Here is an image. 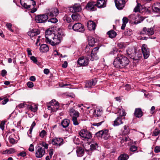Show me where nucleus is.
<instances>
[{"label":"nucleus","instance_id":"nucleus-1","mask_svg":"<svg viewBox=\"0 0 160 160\" xmlns=\"http://www.w3.org/2000/svg\"><path fill=\"white\" fill-rule=\"evenodd\" d=\"M129 59L126 57L122 55H118L113 62L115 67L117 68H123L128 65Z\"/></svg>","mask_w":160,"mask_h":160},{"label":"nucleus","instance_id":"nucleus-2","mask_svg":"<svg viewBox=\"0 0 160 160\" xmlns=\"http://www.w3.org/2000/svg\"><path fill=\"white\" fill-rule=\"evenodd\" d=\"M21 5L25 8L31 10V12L33 13L35 12L37 9L35 8L36 2L34 0H20Z\"/></svg>","mask_w":160,"mask_h":160},{"label":"nucleus","instance_id":"nucleus-3","mask_svg":"<svg viewBox=\"0 0 160 160\" xmlns=\"http://www.w3.org/2000/svg\"><path fill=\"white\" fill-rule=\"evenodd\" d=\"M62 39V36L60 34L58 33V34L56 35L54 34L52 38L51 39V40H49L47 43L52 46H55L60 43Z\"/></svg>","mask_w":160,"mask_h":160},{"label":"nucleus","instance_id":"nucleus-4","mask_svg":"<svg viewBox=\"0 0 160 160\" xmlns=\"http://www.w3.org/2000/svg\"><path fill=\"white\" fill-rule=\"evenodd\" d=\"M45 150L40 144H37L35 147V156L37 158H41L45 154Z\"/></svg>","mask_w":160,"mask_h":160},{"label":"nucleus","instance_id":"nucleus-5","mask_svg":"<svg viewBox=\"0 0 160 160\" xmlns=\"http://www.w3.org/2000/svg\"><path fill=\"white\" fill-rule=\"evenodd\" d=\"M89 62V58L87 56H82L78 58L77 62L80 66L85 67L88 65Z\"/></svg>","mask_w":160,"mask_h":160},{"label":"nucleus","instance_id":"nucleus-6","mask_svg":"<svg viewBox=\"0 0 160 160\" xmlns=\"http://www.w3.org/2000/svg\"><path fill=\"white\" fill-rule=\"evenodd\" d=\"M79 135L83 140H88L92 138L91 133L87 130H81L79 132Z\"/></svg>","mask_w":160,"mask_h":160},{"label":"nucleus","instance_id":"nucleus-7","mask_svg":"<svg viewBox=\"0 0 160 160\" xmlns=\"http://www.w3.org/2000/svg\"><path fill=\"white\" fill-rule=\"evenodd\" d=\"M48 18L47 15L45 14L38 15L35 17V20L37 23H44L45 22Z\"/></svg>","mask_w":160,"mask_h":160},{"label":"nucleus","instance_id":"nucleus-8","mask_svg":"<svg viewBox=\"0 0 160 160\" xmlns=\"http://www.w3.org/2000/svg\"><path fill=\"white\" fill-rule=\"evenodd\" d=\"M51 142L53 145L59 147L63 144L64 141L62 138L56 137L52 139Z\"/></svg>","mask_w":160,"mask_h":160},{"label":"nucleus","instance_id":"nucleus-9","mask_svg":"<svg viewBox=\"0 0 160 160\" xmlns=\"http://www.w3.org/2000/svg\"><path fill=\"white\" fill-rule=\"evenodd\" d=\"M141 49L144 58L147 59L150 55L149 50L147 45L143 44L142 46Z\"/></svg>","mask_w":160,"mask_h":160},{"label":"nucleus","instance_id":"nucleus-10","mask_svg":"<svg viewBox=\"0 0 160 160\" xmlns=\"http://www.w3.org/2000/svg\"><path fill=\"white\" fill-rule=\"evenodd\" d=\"M72 28L75 31L80 32H83L85 30L84 26L80 23L74 24L72 26Z\"/></svg>","mask_w":160,"mask_h":160},{"label":"nucleus","instance_id":"nucleus-11","mask_svg":"<svg viewBox=\"0 0 160 160\" xmlns=\"http://www.w3.org/2000/svg\"><path fill=\"white\" fill-rule=\"evenodd\" d=\"M114 2L116 8L119 10H122L125 5V0H115Z\"/></svg>","mask_w":160,"mask_h":160},{"label":"nucleus","instance_id":"nucleus-12","mask_svg":"<svg viewBox=\"0 0 160 160\" xmlns=\"http://www.w3.org/2000/svg\"><path fill=\"white\" fill-rule=\"evenodd\" d=\"M99 49V48L97 47L94 48L91 51L90 55L91 57V58L90 59L91 60L93 61L98 59V57L97 55V53L98 52V50Z\"/></svg>","mask_w":160,"mask_h":160},{"label":"nucleus","instance_id":"nucleus-13","mask_svg":"<svg viewBox=\"0 0 160 160\" xmlns=\"http://www.w3.org/2000/svg\"><path fill=\"white\" fill-rule=\"evenodd\" d=\"M40 33V31L37 29H30L28 32V34L30 38L32 39V38L34 37V36L38 35Z\"/></svg>","mask_w":160,"mask_h":160},{"label":"nucleus","instance_id":"nucleus-14","mask_svg":"<svg viewBox=\"0 0 160 160\" xmlns=\"http://www.w3.org/2000/svg\"><path fill=\"white\" fill-rule=\"evenodd\" d=\"M96 3L94 2H91L87 5L86 8L92 11H95L97 10Z\"/></svg>","mask_w":160,"mask_h":160},{"label":"nucleus","instance_id":"nucleus-15","mask_svg":"<svg viewBox=\"0 0 160 160\" xmlns=\"http://www.w3.org/2000/svg\"><path fill=\"white\" fill-rule=\"evenodd\" d=\"M153 29H154L152 28H147L146 27H144L141 32V34L145 33L148 35H152L154 33Z\"/></svg>","mask_w":160,"mask_h":160},{"label":"nucleus","instance_id":"nucleus-16","mask_svg":"<svg viewBox=\"0 0 160 160\" xmlns=\"http://www.w3.org/2000/svg\"><path fill=\"white\" fill-rule=\"evenodd\" d=\"M58 14V9L56 8H52L49 10L48 12H47L48 15L51 16H56Z\"/></svg>","mask_w":160,"mask_h":160},{"label":"nucleus","instance_id":"nucleus-17","mask_svg":"<svg viewBox=\"0 0 160 160\" xmlns=\"http://www.w3.org/2000/svg\"><path fill=\"white\" fill-rule=\"evenodd\" d=\"M126 54L132 59V56L134 55V53L136 52V50L132 48H128L126 50Z\"/></svg>","mask_w":160,"mask_h":160},{"label":"nucleus","instance_id":"nucleus-18","mask_svg":"<svg viewBox=\"0 0 160 160\" xmlns=\"http://www.w3.org/2000/svg\"><path fill=\"white\" fill-rule=\"evenodd\" d=\"M54 33H53L51 30H48L46 31L45 33L46 42H47L49 40L52 38L54 35Z\"/></svg>","mask_w":160,"mask_h":160},{"label":"nucleus","instance_id":"nucleus-19","mask_svg":"<svg viewBox=\"0 0 160 160\" xmlns=\"http://www.w3.org/2000/svg\"><path fill=\"white\" fill-rule=\"evenodd\" d=\"M124 117L122 118L118 117L113 122V125L114 126H119L123 123V120L124 119Z\"/></svg>","mask_w":160,"mask_h":160},{"label":"nucleus","instance_id":"nucleus-20","mask_svg":"<svg viewBox=\"0 0 160 160\" xmlns=\"http://www.w3.org/2000/svg\"><path fill=\"white\" fill-rule=\"evenodd\" d=\"M82 8L79 4H75L72 8L70 9V11L72 12H79L81 11Z\"/></svg>","mask_w":160,"mask_h":160},{"label":"nucleus","instance_id":"nucleus-21","mask_svg":"<svg viewBox=\"0 0 160 160\" xmlns=\"http://www.w3.org/2000/svg\"><path fill=\"white\" fill-rule=\"evenodd\" d=\"M97 6L99 8H103L106 7L107 0H98L96 3Z\"/></svg>","mask_w":160,"mask_h":160},{"label":"nucleus","instance_id":"nucleus-22","mask_svg":"<svg viewBox=\"0 0 160 160\" xmlns=\"http://www.w3.org/2000/svg\"><path fill=\"white\" fill-rule=\"evenodd\" d=\"M97 82L96 79H92L90 81H88L86 82L85 85L86 88H91L92 86H95Z\"/></svg>","mask_w":160,"mask_h":160},{"label":"nucleus","instance_id":"nucleus-23","mask_svg":"<svg viewBox=\"0 0 160 160\" xmlns=\"http://www.w3.org/2000/svg\"><path fill=\"white\" fill-rule=\"evenodd\" d=\"M96 24L92 21H89L87 23V26L89 30H94L95 29Z\"/></svg>","mask_w":160,"mask_h":160},{"label":"nucleus","instance_id":"nucleus-24","mask_svg":"<svg viewBox=\"0 0 160 160\" xmlns=\"http://www.w3.org/2000/svg\"><path fill=\"white\" fill-rule=\"evenodd\" d=\"M69 115L71 116L79 117V112L75 110L73 108H71L69 111Z\"/></svg>","mask_w":160,"mask_h":160},{"label":"nucleus","instance_id":"nucleus-25","mask_svg":"<svg viewBox=\"0 0 160 160\" xmlns=\"http://www.w3.org/2000/svg\"><path fill=\"white\" fill-rule=\"evenodd\" d=\"M129 18L133 22L135 23H140V21H138L139 17L138 15H136L135 14H132L130 15Z\"/></svg>","mask_w":160,"mask_h":160},{"label":"nucleus","instance_id":"nucleus-26","mask_svg":"<svg viewBox=\"0 0 160 160\" xmlns=\"http://www.w3.org/2000/svg\"><path fill=\"white\" fill-rule=\"evenodd\" d=\"M48 108V110H51V112H56L59 107V105L56 104L54 106L49 105V104H47Z\"/></svg>","mask_w":160,"mask_h":160},{"label":"nucleus","instance_id":"nucleus-27","mask_svg":"<svg viewBox=\"0 0 160 160\" xmlns=\"http://www.w3.org/2000/svg\"><path fill=\"white\" fill-rule=\"evenodd\" d=\"M132 58L133 60L138 61L142 58V54L140 52H136L134 53V55L132 56Z\"/></svg>","mask_w":160,"mask_h":160},{"label":"nucleus","instance_id":"nucleus-28","mask_svg":"<svg viewBox=\"0 0 160 160\" xmlns=\"http://www.w3.org/2000/svg\"><path fill=\"white\" fill-rule=\"evenodd\" d=\"M135 117L140 118L143 115V112L140 108H136L134 112Z\"/></svg>","mask_w":160,"mask_h":160},{"label":"nucleus","instance_id":"nucleus-29","mask_svg":"<svg viewBox=\"0 0 160 160\" xmlns=\"http://www.w3.org/2000/svg\"><path fill=\"white\" fill-rule=\"evenodd\" d=\"M49 50V48L48 45L46 44H42L40 47V51L41 52L44 53Z\"/></svg>","mask_w":160,"mask_h":160},{"label":"nucleus","instance_id":"nucleus-30","mask_svg":"<svg viewBox=\"0 0 160 160\" xmlns=\"http://www.w3.org/2000/svg\"><path fill=\"white\" fill-rule=\"evenodd\" d=\"M77 155L78 157H82L83 156L84 152L83 149L81 147L77 148L76 150Z\"/></svg>","mask_w":160,"mask_h":160},{"label":"nucleus","instance_id":"nucleus-31","mask_svg":"<svg viewBox=\"0 0 160 160\" xmlns=\"http://www.w3.org/2000/svg\"><path fill=\"white\" fill-rule=\"evenodd\" d=\"M117 111L118 113V117L122 118V117L126 115L125 111L122 108H117Z\"/></svg>","mask_w":160,"mask_h":160},{"label":"nucleus","instance_id":"nucleus-32","mask_svg":"<svg viewBox=\"0 0 160 160\" xmlns=\"http://www.w3.org/2000/svg\"><path fill=\"white\" fill-rule=\"evenodd\" d=\"M70 122V121L69 119H64L62 121L61 125L64 128H65L69 126Z\"/></svg>","mask_w":160,"mask_h":160},{"label":"nucleus","instance_id":"nucleus-33","mask_svg":"<svg viewBox=\"0 0 160 160\" xmlns=\"http://www.w3.org/2000/svg\"><path fill=\"white\" fill-rule=\"evenodd\" d=\"M88 46L91 47H93L95 43V39L92 36H88Z\"/></svg>","mask_w":160,"mask_h":160},{"label":"nucleus","instance_id":"nucleus-34","mask_svg":"<svg viewBox=\"0 0 160 160\" xmlns=\"http://www.w3.org/2000/svg\"><path fill=\"white\" fill-rule=\"evenodd\" d=\"M110 137V135L108 133V131L105 130L103 131L102 138L105 140L108 139Z\"/></svg>","mask_w":160,"mask_h":160},{"label":"nucleus","instance_id":"nucleus-35","mask_svg":"<svg viewBox=\"0 0 160 160\" xmlns=\"http://www.w3.org/2000/svg\"><path fill=\"white\" fill-rule=\"evenodd\" d=\"M107 34L109 38H113L116 37L117 35L116 32L113 30H111L108 32Z\"/></svg>","mask_w":160,"mask_h":160},{"label":"nucleus","instance_id":"nucleus-36","mask_svg":"<svg viewBox=\"0 0 160 160\" xmlns=\"http://www.w3.org/2000/svg\"><path fill=\"white\" fill-rule=\"evenodd\" d=\"M153 10L156 12H160V3H158L156 4L152 7Z\"/></svg>","mask_w":160,"mask_h":160},{"label":"nucleus","instance_id":"nucleus-37","mask_svg":"<svg viewBox=\"0 0 160 160\" xmlns=\"http://www.w3.org/2000/svg\"><path fill=\"white\" fill-rule=\"evenodd\" d=\"M15 152V149L14 148H10L9 149L3 151L2 152V153L3 154H11L14 152Z\"/></svg>","mask_w":160,"mask_h":160},{"label":"nucleus","instance_id":"nucleus-38","mask_svg":"<svg viewBox=\"0 0 160 160\" xmlns=\"http://www.w3.org/2000/svg\"><path fill=\"white\" fill-rule=\"evenodd\" d=\"M128 155L126 154H123L120 155L118 158V160H127L128 158Z\"/></svg>","mask_w":160,"mask_h":160},{"label":"nucleus","instance_id":"nucleus-39","mask_svg":"<svg viewBox=\"0 0 160 160\" xmlns=\"http://www.w3.org/2000/svg\"><path fill=\"white\" fill-rule=\"evenodd\" d=\"M102 113V112L99 109L97 110H94V115L95 117H100L101 116Z\"/></svg>","mask_w":160,"mask_h":160},{"label":"nucleus","instance_id":"nucleus-40","mask_svg":"<svg viewBox=\"0 0 160 160\" xmlns=\"http://www.w3.org/2000/svg\"><path fill=\"white\" fill-rule=\"evenodd\" d=\"M129 132V128L125 125L124 127V130L122 132V134L123 135H127Z\"/></svg>","mask_w":160,"mask_h":160},{"label":"nucleus","instance_id":"nucleus-41","mask_svg":"<svg viewBox=\"0 0 160 160\" xmlns=\"http://www.w3.org/2000/svg\"><path fill=\"white\" fill-rule=\"evenodd\" d=\"M28 108L30 110L34 112H36L37 110V107L35 105H29Z\"/></svg>","mask_w":160,"mask_h":160},{"label":"nucleus","instance_id":"nucleus-42","mask_svg":"<svg viewBox=\"0 0 160 160\" xmlns=\"http://www.w3.org/2000/svg\"><path fill=\"white\" fill-rule=\"evenodd\" d=\"M141 5L139 3L137 2V5L135 7L134 9V11L135 12H140Z\"/></svg>","mask_w":160,"mask_h":160},{"label":"nucleus","instance_id":"nucleus-43","mask_svg":"<svg viewBox=\"0 0 160 160\" xmlns=\"http://www.w3.org/2000/svg\"><path fill=\"white\" fill-rule=\"evenodd\" d=\"M103 132V130H102L96 133L95 135L98 138V139L102 138Z\"/></svg>","mask_w":160,"mask_h":160},{"label":"nucleus","instance_id":"nucleus-44","mask_svg":"<svg viewBox=\"0 0 160 160\" xmlns=\"http://www.w3.org/2000/svg\"><path fill=\"white\" fill-rule=\"evenodd\" d=\"M63 20L65 21H66L67 22L69 23L71 21V19L69 16L67 15H65L63 18Z\"/></svg>","mask_w":160,"mask_h":160},{"label":"nucleus","instance_id":"nucleus-45","mask_svg":"<svg viewBox=\"0 0 160 160\" xmlns=\"http://www.w3.org/2000/svg\"><path fill=\"white\" fill-rule=\"evenodd\" d=\"M78 117H73L72 118V121L73 122V124L75 125H77L79 124V122L77 120V118Z\"/></svg>","mask_w":160,"mask_h":160},{"label":"nucleus","instance_id":"nucleus-46","mask_svg":"<svg viewBox=\"0 0 160 160\" xmlns=\"http://www.w3.org/2000/svg\"><path fill=\"white\" fill-rule=\"evenodd\" d=\"M130 139L128 137H125L123 138L121 140V142L122 143H124L125 144V143L127 142V141H129Z\"/></svg>","mask_w":160,"mask_h":160},{"label":"nucleus","instance_id":"nucleus-47","mask_svg":"<svg viewBox=\"0 0 160 160\" xmlns=\"http://www.w3.org/2000/svg\"><path fill=\"white\" fill-rule=\"evenodd\" d=\"M79 17V15L78 13L73 14L72 15V18L73 20L75 21L78 19Z\"/></svg>","mask_w":160,"mask_h":160},{"label":"nucleus","instance_id":"nucleus-48","mask_svg":"<svg viewBox=\"0 0 160 160\" xmlns=\"http://www.w3.org/2000/svg\"><path fill=\"white\" fill-rule=\"evenodd\" d=\"M98 147V144L96 143H93L90 145V149L92 150H95Z\"/></svg>","mask_w":160,"mask_h":160},{"label":"nucleus","instance_id":"nucleus-49","mask_svg":"<svg viewBox=\"0 0 160 160\" xmlns=\"http://www.w3.org/2000/svg\"><path fill=\"white\" fill-rule=\"evenodd\" d=\"M132 33V30L130 29H126L124 32V34L125 35L130 36Z\"/></svg>","mask_w":160,"mask_h":160},{"label":"nucleus","instance_id":"nucleus-50","mask_svg":"<svg viewBox=\"0 0 160 160\" xmlns=\"http://www.w3.org/2000/svg\"><path fill=\"white\" fill-rule=\"evenodd\" d=\"M59 103L58 102L56 101L55 100H52L48 104H49V105H52L54 106L56 104H58Z\"/></svg>","mask_w":160,"mask_h":160},{"label":"nucleus","instance_id":"nucleus-51","mask_svg":"<svg viewBox=\"0 0 160 160\" xmlns=\"http://www.w3.org/2000/svg\"><path fill=\"white\" fill-rule=\"evenodd\" d=\"M160 133V130L158 129H156L153 132L152 135L155 136H158Z\"/></svg>","mask_w":160,"mask_h":160},{"label":"nucleus","instance_id":"nucleus-52","mask_svg":"<svg viewBox=\"0 0 160 160\" xmlns=\"http://www.w3.org/2000/svg\"><path fill=\"white\" fill-rule=\"evenodd\" d=\"M6 26L7 28L9 30L12 32H13V30L11 28L12 25L11 23L8 22L6 23Z\"/></svg>","mask_w":160,"mask_h":160},{"label":"nucleus","instance_id":"nucleus-53","mask_svg":"<svg viewBox=\"0 0 160 160\" xmlns=\"http://www.w3.org/2000/svg\"><path fill=\"white\" fill-rule=\"evenodd\" d=\"M40 144L42 146V148H44V149H47L48 148V144L44 142H42V143L39 144Z\"/></svg>","mask_w":160,"mask_h":160},{"label":"nucleus","instance_id":"nucleus-54","mask_svg":"<svg viewBox=\"0 0 160 160\" xmlns=\"http://www.w3.org/2000/svg\"><path fill=\"white\" fill-rule=\"evenodd\" d=\"M48 22L52 23H55L58 22V20L56 18H53L49 19L48 20Z\"/></svg>","mask_w":160,"mask_h":160},{"label":"nucleus","instance_id":"nucleus-55","mask_svg":"<svg viewBox=\"0 0 160 160\" xmlns=\"http://www.w3.org/2000/svg\"><path fill=\"white\" fill-rule=\"evenodd\" d=\"M91 46L87 45L85 48V52L87 53H90L91 52V51L92 50V49H91V50H90L91 48L90 47Z\"/></svg>","mask_w":160,"mask_h":160},{"label":"nucleus","instance_id":"nucleus-56","mask_svg":"<svg viewBox=\"0 0 160 160\" xmlns=\"http://www.w3.org/2000/svg\"><path fill=\"white\" fill-rule=\"evenodd\" d=\"M12 135H12L9 136V140L10 143L13 144L15 143V140L13 138Z\"/></svg>","mask_w":160,"mask_h":160},{"label":"nucleus","instance_id":"nucleus-57","mask_svg":"<svg viewBox=\"0 0 160 160\" xmlns=\"http://www.w3.org/2000/svg\"><path fill=\"white\" fill-rule=\"evenodd\" d=\"M5 122H6L5 121H2L0 123V128L2 130H4V125Z\"/></svg>","mask_w":160,"mask_h":160},{"label":"nucleus","instance_id":"nucleus-58","mask_svg":"<svg viewBox=\"0 0 160 160\" xmlns=\"http://www.w3.org/2000/svg\"><path fill=\"white\" fill-rule=\"evenodd\" d=\"M137 149V147L134 145L132 146L130 148V152H134Z\"/></svg>","mask_w":160,"mask_h":160},{"label":"nucleus","instance_id":"nucleus-59","mask_svg":"<svg viewBox=\"0 0 160 160\" xmlns=\"http://www.w3.org/2000/svg\"><path fill=\"white\" fill-rule=\"evenodd\" d=\"M46 134V132L44 130H43L40 132L39 136L42 138H43Z\"/></svg>","mask_w":160,"mask_h":160},{"label":"nucleus","instance_id":"nucleus-60","mask_svg":"<svg viewBox=\"0 0 160 160\" xmlns=\"http://www.w3.org/2000/svg\"><path fill=\"white\" fill-rule=\"evenodd\" d=\"M5 98L3 99L4 100H3L2 102L1 103L2 105H5L9 101L8 98H7L6 97H4Z\"/></svg>","mask_w":160,"mask_h":160},{"label":"nucleus","instance_id":"nucleus-61","mask_svg":"<svg viewBox=\"0 0 160 160\" xmlns=\"http://www.w3.org/2000/svg\"><path fill=\"white\" fill-rule=\"evenodd\" d=\"M154 152L157 153L159 152H160V146H157L155 147V148L154 149Z\"/></svg>","mask_w":160,"mask_h":160},{"label":"nucleus","instance_id":"nucleus-62","mask_svg":"<svg viewBox=\"0 0 160 160\" xmlns=\"http://www.w3.org/2000/svg\"><path fill=\"white\" fill-rule=\"evenodd\" d=\"M26 155V153L24 151H22L19 153L18 155V156H21L22 157H24Z\"/></svg>","mask_w":160,"mask_h":160},{"label":"nucleus","instance_id":"nucleus-63","mask_svg":"<svg viewBox=\"0 0 160 160\" xmlns=\"http://www.w3.org/2000/svg\"><path fill=\"white\" fill-rule=\"evenodd\" d=\"M128 19L126 17H124L122 19V23L126 24L128 22Z\"/></svg>","mask_w":160,"mask_h":160},{"label":"nucleus","instance_id":"nucleus-64","mask_svg":"<svg viewBox=\"0 0 160 160\" xmlns=\"http://www.w3.org/2000/svg\"><path fill=\"white\" fill-rule=\"evenodd\" d=\"M30 59L35 63H37L38 62V61H37V60L36 58L34 56H31L30 57Z\"/></svg>","mask_w":160,"mask_h":160}]
</instances>
